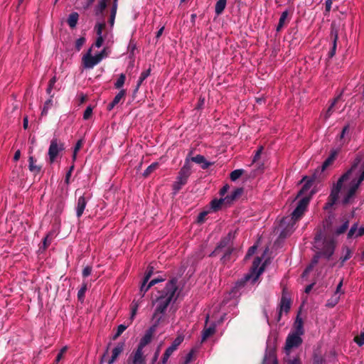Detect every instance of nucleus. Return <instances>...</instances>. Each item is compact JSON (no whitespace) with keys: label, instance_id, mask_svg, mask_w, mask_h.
<instances>
[{"label":"nucleus","instance_id":"f257e3e1","mask_svg":"<svg viewBox=\"0 0 364 364\" xmlns=\"http://www.w3.org/2000/svg\"><path fill=\"white\" fill-rule=\"evenodd\" d=\"M364 181V161L360 155H358L351 167L344 173L333 185L331 193L328 197L323 208L331 209L339 198L341 190L344 194L341 203L346 205L351 203L361 183Z\"/></svg>","mask_w":364,"mask_h":364},{"label":"nucleus","instance_id":"f03ea898","mask_svg":"<svg viewBox=\"0 0 364 364\" xmlns=\"http://www.w3.org/2000/svg\"><path fill=\"white\" fill-rule=\"evenodd\" d=\"M177 282L178 279L176 278L170 279L164 288L159 292V296L154 301L155 310L152 320L155 323V326L159 324L169 304L177 300L178 296Z\"/></svg>","mask_w":364,"mask_h":364},{"label":"nucleus","instance_id":"7ed1b4c3","mask_svg":"<svg viewBox=\"0 0 364 364\" xmlns=\"http://www.w3.org/2000/svg\"><path fill=\"white\" fill-rule=\"evenodd\" d=\"M191 174V165L190 159L186 158L185 163L182 168L180 169L176 181L173 183V193L176 195L181 188L188 182V179Z\"/></svg>","mask_w":364,"mask_h":364},{"label":"nucleus","instance_id":"20e7f679","mask_svg":"<svg viewBox=\"0 0 364 364\" xmlns=\"http://www.w3.org/2000/svg\"><path fill=\"white\" fill-rule=\"evenodd\" d=\"M261 262H262V259L258 257H256L253 261L252 266L251 268L252 273L245 275L242 280L237 282V284L239 286L243 285L253 275H254L253 282H255L257 279V278L259 277V275L262 274V273L264 271V266L262 265V266L259 267Z\"/></svg>","mask_w":364,"mask_h":364},{"label":"nucleus","instance_id":"39448f33","mask_svg":"<svg viewBox=\"0 0 364 364\" xmlns=\"http://www.w3.org/2000/svg\"><path fill=\"white\" fill-rule=\"evenodd\" d=\"M65 149L64 144L58 140L57 138H53L50 141V146L48 149L49 161L53 164L58 154Z\"/></svg>","mask_w":364,"mask_h":364},{"label":"nucleus","instance_id":"423d86ee","mask_svg":"<svg viewBox=\"0 0 364 364\" xmlns=\"http://www.w3.org/2000/svg\"><path fill=\"white\" fill-rule=\"evenodd\" d=\"M101 60L102 57L100 55H92V48H90L82 58L83 67L86 69L93 68L95 65L99 64Z\"/></svg>","mask_w":364,"mask_h":364},{"label":"nucleus","instance_id":"0eeeda50","mask_svg":"<svg viewBox=\"0 0 364 364\" xmlns=\"http://www.w3.org/2000/svg\"><path fill=\"white\" fill-rule=\"evenodd\" d=\"M336 248V242L333 239H326L323 242V247L320 248V254L327 259L333 255Z\"/></svg>","mask_w":364,"mask_h":364},{"label":"nucleus","instance_id":"6e6552de","mask_svg":"<svg viewBox=\"0 0 364 364\" xmlns=\"http://www.w3.org/2000/svg\"><path fill=\"white\" fill-rule=\"evenodd\" d=\"M309 202V198L308 197H304L299 201L296 208L291 213V219L294 221H296L301 218L306 209Z\"/></svg>","mask_w":364,"mask_h":364},{"label":"nucleus","instance_id":"1a4fd4ad","mask_svg":"<svg viewBox=\"0 0 364 364\" xmlns=\"http://www.w3.org/2000/svg\"><path fill=\"white\" fill-rule=\"evenodd\" d=\"M156 326H155V323L153 326L150 327L144 333L143 337L140 339L139 343L137 346L138 348L144 350V347L151 343L153 334L155 331Z\"/></svg>","mask_w":364,"mask_h":364},{"label":"nucleus","instance_id":"9d476101","mask_svg":"<svg viewBox=\"0 0 364 364\" xmlns=\"http://www.w3.org/2000/svg\"><path fill=\"white\" fill-rule=\"evenodd\" d=\"M301 336V335L295 333L289 335L286 341V350L299 346L302 343Z\"/></svg>","mask_w":364,"mask_h":364},{"label":"nucleus","instance_id":"9b49d317","mask_svg":"<svg viewBox=\"0 0 364 364\" xmlns=\"http://www.w3.org/2000/svg\"><path fill=\"white\" fill-rule=\"evenodd\" d=\"M130 358L132 364H145L146 357L142 349L136 348L132 353Z\"/></svg>","mask_w":364,"mask_h":364},{"label":"nucleus","instance_id":"f8f14e48","mask_svg":"<svg viewBox=\"0 0 364 364\" xmlns=\"http://www.w3.org/2000/svg\"><path fill=\"white\" fill-rule=\"evenodd\" d=\"M364 235V226H361L358 228V223H354L350 228L347 237L348 239L358 238Z\"/></svg>","mask_w":364,"mask_h":364},{"label":"nucleus","instance_id":"ddd939ff","mask_svg":"<svg viewBox=\"0 0 364 364\" xmlns=\"http://www.w3.org/2000/svg\"><path fill=\"white\" fill-rule=\"evenodd\" d=\"M262 364H278L274 349H266Z\"/></svg>","mask_w":364,"mask_h":364},{"label":"nucleus","instance_id":"4468645a","mask_svg":"<svg viewBox=\"0 0 364 364\" xmlns=\"http://www.w3.org/2000/svg\"><path fill=\"white\" fill-rule=\"evenodd\" d=\"M291 307V301L290 299L287 296L282 295L280 304H279V310L278 313V318L277 320L279 321L282 316V312L287 313Z\"/></svg>","mask_w":364,"mask_h":364},{"label":"nucleus","instance_id":"2eb2a0df","mask_svg":"<svg viewBox=\"0 0 364 364\" xmlns=\"http://www.w3.org/2000/svg\"><path fill=\"white\" fill-rule=\"evenodd\" d=\"M124 343L120 342L113 348L111 358L107 360V364H113L119 355L124 351Z\"/></svg>","mask_w":364,"mask_h":364},{"label":"nucleus","instance_id":"dca6fc26","mask_svg":"<svg viewBox=\"0 0 364 364\" xmlns=\"http://www.w3.org/2000/svg\"><path fill=\"white\" fill-rule=\"evenodd\" d=\"M87 200L85 198V196H81L78 198L77 205H76V215L78 218H80L85 210V208L87 205Z\"/></svg>","mask_w":364,"mask_h":364},{"label":"nucleus","instance_id":"f3484780","mask_svg":"<svg viewBox=\"0 0 364 364\" xmlns=\"http://www.w3.org/2000/svg\"><path fill=\"white\" fill-rule=\"evenodd\" d=\"M187 158H188L190 159V161H193V162H195L196 164H200L201 165V168L203 169H206L210 166L212 165V163L208 161L205 159V158L203 155H200V154L196 155V156H193V157L188 156Z\"/></svg>","mask_w":364,"mask_h":364},{"label":"nucleus","instance_id":"a211bd4d","mask_svg":"<svg viewBox=\"0 0 364 364\" xmlns=\"http://www.w3.org/2000/svg\"><path fill=\"white\" fill-rule=\"evenodd\" d=\"M316 178V173H314L311 178H308L305 176L303 178L302 181H306L305 183L302 186L301 189L299 191L298 193V196L305 194L309 188L311 187L314 181Z\"/></svg>","mask_w":364,"mask_h":364},{"label":"nucleus","instance_id":"6ab92c4d","mask_svg":"<svg viewBox=\"0 0 364 364\" xmlns=\"http://www.w3.org/2000/svg\"><path fill=\"white\" fill-rule=\"evenodd\" d=\"M216 324L211 323L208 327H205L202 331L201 343L204 342L208 338L213 335L215 332Z\"/></svg>","mask_w":364,"mask_h":364},{"label":"nucleus","instance_id":"aec40b11","mask_svg":"<svg viewBox=\"0 0 364 364\" xmlns=\"http://www.w3.org/2000/svg\"><path fill=\"white\" fill-rule=\"evenodd\" d=\"M340 98H341V95H338L336 97H335L332 100L328 108L323 113V117L325 120H327L332 115V114L336 111L335 106Z\"/></svg>","mask_w":364,"mask_h":364},{"label":"nucleus","instance_id":"412c9836","mask_svg":"<svg viewBox=\"0 0 364 364\" xmlns=\"http://www.w3.org/2000/svg\"><path fill=\"white\" fill-rule=\"evenodd\" d=\"M125 95V90H121L114 97L113 100L107 105V109L109 111L112 110L124 97Z\"/></svg>","mask_w":364,"mask_h":364},{"label":"nucleus","instance_id":"4be33fe9","mask_svg":"<svg viewBox=\"0 0 364 364\" xmlns=\"http://www.w3.org/2000/svg\"><path fill=\"white\" fill-rule=\"evenodd\" d=\"M36 161L35 160L34 157L30 156L28 158V169L34 174H38L41 170V166L36 165Z\"/></svg>","mask_w":364,"mask_h":364},{"label":"nucleus","instance_id":"5701e85b","mask_svg":"<svg viewBox=\"0 0 364 364\" xmlns=\"http://www.w3.org/2000/svg\"><path fill=\"white\" fill-rule=\"evenodd\" d=\"M295 333L303 335L304 333L302 318L298 315L294 324Z\"/></svg>","mask_w":364,"mask_h":364},{"label":"nucleus","instance_id":"b1692460","mask_svg":"<svg viewBox=\"0 0 364 364\" xmlns=\"http://www.w3.org/2000/svg\"><path fill=\"white\" fill-rule=\"evenodd\" d=\"M79 15L77 12L71 13L68 18V24L72 28H75L77 23Z\"/></svg>","mask_w":364,"mask_h":364},{"label":"nucleus","instance_id":"393cba45","mask_svg":"<svg viewBox=\"0 0 364 364\" xmlns=\"http://www.w3.org/2000/svg\"><path fill=\"white\" fill-rule=\"evenodd\" d=\"M228 242H229V239L228 238H224L223 240H222L219 245L217 246V247L215 249V250L211 253L210 255H218L220 253H221L222 252H223V248L226 247V246L228 245Z\"/></svg>","mask_w":364,"mask_h":364},{"label":"nucleus","instance_id":"a878e982","mask_svg":"<svg viewBox=\"0 0 364 364\" xmlns=\"http://www.w3.org/2000/svg\"><path fill=\"white\" fill-rule=\"evenodd\" d=\"M153 272H154V267L149 265L147 268L145 276L144 277L143 282L140 287V290H144V288L145 287L146 284L149 282L150 277L153 274Z\"/></svg>","mask_w":364,"mask_h":364},{"label":"nucleus","instance_id":"bb28decb","mask_svg":"<svg viewBox=\"0 0 364 364\" xmlns=\"http://www.w3.org/2000/svg\"><path fill=\"white\" fill-rule=\"evenodd\" d=\"M226 4H227V0H218L216 2L215 6V12L217 15H220L223 12V11L226 6Z\"/></svg>","mask_w":364,"mask_h":364},{"label":"nucleus","instance_id":"cd10ccee","mask_svg":"<svg viewBox=\"0 0 364 364\" xmlns=\"http://www.w3.org/2000/svg\"><path fill=\"white\" fill-rule=\"evenodd\" d=\"M343 252H345V254L341 257L340 258V260H341V267H342L344 264L345 262H346L347 260H348L351 256H352V251L350 250V249L348 247H345L343 248Z\"/></svg>","mask_w":364,"mask_h":364},{"label":"nucleus","instance_id":"c85d7f7f","mask_svg":"<svg viewBox=\"0 0 364 364\" xmlns=\"http://www.w3.org/2000/svg\"><path fill=\"white\" fill-rule=\"evenodd\" d=\"M108 0H100L97 5L95 6V11L96 15H100L103 13L107 7Z\"/></svg>","mask_w":364,"mask_h":364},{"label":"nucleus","instance_id":"c756f323","mask_svg":"<svg viewBox=\"0 0 364 364\" xmlns=\"http://www.w3.org/2000/svg\"><path fill=\"white\" fill-rule=\"evenodd\" d=\"M243 192V189L241 188H236L233 192L231 193L230 196H228L225 198V199L228 202H231L235 200L237 197H239Z\"/></svg>","mask_w":364,"mask_h":364},{"label":"nucleus","instance_id":"7c9ffc66","mask_svg":"<svg viewBox=\"0 0 364 364\" xmlns=\"http://www.w3.org/2000/svg\"><path fill=\"white\" fill-rule=\"evenodd\" d=\"M323 257L321 254H320V252L318 251L316 255L314 257V258L312 259V261H311V264L308 267L304 272L303 273V276H305L306 275L309 271L311 269V268L318 263V259L320 257Z\"/></svg>","mask_w":364,"mask_h":364},{"label":"nucleus","instance_id":"2f4dec72","mask_svg":"<svg viewBox=\"0 0 364 364\" xmlns=\"http://www.w3.org/2000/svg\"><path fill=\"white\" fill-rule=\"evenodd\" d=\"M159 166V164L158 162H154L151 165H149L146 169L144 171L143 176L144 177L149 176L153 171H154Z\"/></svg>","mask_w":364,"mask_h":364},{"label":"nucleus","instance_id":"473e14b6","mask_svg":"<svg viewBox=\"0 0 364 364\" xmlns=\"http://www.w3.org/2000/svg\"><path fill=\"white\" fill-rule=\"evenodd\" d=\"M175 350H176L171 346H169L168 348H166V350H165V352L163 355V357H162V360H161L162 364H166L167 363L168 358H170V356L173 354V353Z\"/></svg>","mask_w":364,"mask_h":364},{"label":"nucleus","instance_id":"72a5a7b5","mask_svg":"<svg viewBox=\"0 0 364 364\" xmlns=\"http://www.w3.org/2000/svg\"><path fill=\"white\" fill-rule=\"evenodd\" d=\"M164 279H162V278H156V279H154L152 280H151L149 282V283L144 288V290H140L141 292L143 293L142 296H144V294L154 285H155L156 284L159 283V282H161L162 281H164Z\"/></svg>","mask_w":364,"mask_h":364},{"label":"nucleus","instance_id":"f704fd0d","mask_svg":"<svg viewBox=\"0 0 364 364\" xmlns=\"http://www.w3.org/2000/svg\"><path fill=\"white\" fill-rule=\"evenodd\" d=\"M348 227H349V222L348 220H346V221L343 222V223L341 226L338 227L336 229L335 234L337 235H340L344 233L347 230Z\"/></svg>","mask_w":364,"mask_h":364},{"label":"nucleus","instance_id":"c9c22d12","mask_svg":"<svg viewBox=\"0 0 364 364\" xmlns=\"http://www.w3.org/2000/svg\"><path fill=\"white\" fill-rule=\"evenodd\" d=\"M57 81V77L53 76L49 81L48 86L46 89L47 94L53 98L54 97V94L52 93L53 88Z\"/></svg>","mask_w":364,"mask_h":364},{"label":"nucleus","instance_id":"e433bc0d","mask_svg":"<svg viewBox=\"0 0 364 364\" xmlns=\"http://www.w3.org/2000/svg\"><path fill=\"white\" fill-rule=\"evenodd\" d=\"M225 200V198L213 200L210 203L211 208L215 211L218 210L221 207Z\"/></svg>","mask_w":364,"mask_h":364},{"label":"nucleus","instance_id":"4c0bfd02","mask_svg":"<svg viewBox=\"0 0 364 364\" xmlns=\"http://www.w3.org/2000/svg\"><path fill=\"white\" fill-rule=\"evenodd\" d=\"M340 296L337 294H333L326 303V306L328 307H334L339 301Z\"/></svg>","mask_w":364,"mask_h":364},{"label":"nucleus","instance_id":"58836bf2","mask_svg":"<svg viewBox=\"0 0 364 364\" xmlns=\"http://www.w3.org/2000/svg\"><path fill=\"white\" fill-rule=\"evenodd\" d=\"M53 106V98L50 97V98L46 100L44 103L43 110L41 112L42 115H47L48 110L52 107Z\"/></svg>","mask_w":364,"mask_h":364},{"label":"nucleus","instance_id":"ea45409f","mask_svg":"<svg viewBox=\"0 0 364 364\" xmlns=\"http://www.w3.org/2000/svg\"><path fill=\"white\" fill-rule=\"evenodd\" d=\"M129 322L127 324H120L117 327L116 333L113 336V340H116L129 326Z\"/></svg>","mask_w":364,"mask_h":364},{"label":"nucleus","instance_id":"a19ab883","mask_svg":"<svg viewBox=\"0 0 364 364\" xmlns=\"http://www.w3.org/2000/svg\"><path fill=\"white\" fill-rule=\"evenodd\" d=\"M333 159V156H329L328 159H326L325 161L323 163L321 168L319 169L316 170L315 173H317L320 172L321 173L331 164Z\"/></svg>","mask_w":364,"mask_h":364},{"label":"nucleus","instance_id":"79ce46f5","mask_svg":"<svg viewBox=\"0 0 364 364\" xmlns=\"http://www.w3.org/2000/svg\"><path fill=\"white\" fill-rule=\"evenodd\" d=\"M183 340L184 336L183 335H179L174 339V341H173L170 346L176 350L178 347L181 344Z\"/></svg>","mask_w":364,"mask_h":364},{"label":"nucleus","instance_id":"37998d69","mask_svg":"<svg viewBox=\"0 0 364 364\" xmlns=\"http://www.w3.org/2000/svg\"><path fill=\"white\" fill-rule=\"evenodd\" d=\"M150 72H151V70L148 69L146 70L143 71L141 73L139 80L137 82V87H139L141 85V83L144 82V80H145L148 77V76L150 75Z\"/></svg>","mask_w":364,"mask_h":364},{"label":"nucleus","instance_id":"c03bdc74","mask_svg":"<svg viewBox=\"0 0 364 364\" xmlns=\"http://www.w3.org/2000/svg\"><path fill=\"white\" fill-rule=\"evenodd\" d=\"M242 173H243V170L242 169L234 170L230 173V179L232 181H235L237 180L242 175Z\"/></svg>","mask_w":364,"mask_h":364},{"label":"nucleus","instance_id":"a18cd8bd","mask_svg":"<svg viewBox=\"0 0 364 364\" xmlns=\"http://www.w3.org/2000/svg\"><path fill=\"white\" fill-rule=\"evenodd\" d=\"M125 79H126L125 75L124 73L120 74L119 78L114 83L115 88H117V89L121 88L124 84Z\"/></svg>","mask_w":364,"mask_h":364},{"label":"nucleus","instance_id":"49530a36","mask_svg":"<svg viewBox=\"0 0 364 364\" xmlns=\"http://www.w3.org/2000/svg\"><path fill=\"white\" fill-rule=\"evenodd\" d=\"M138 304L135 302H132L131 305V316H130V321L129 323H132V321L134 319V317L136 314L138 310Z\"/></svg>","mask_w":364,"mask_h":364},{"label":"nucleus","instance_id":"de8ad7c7","mask_svg":"<svg viewBox=\"0 0 364 364\" xmlns=\"http://www.w3.org/2000/svg\"><path fill=\"white\" fill-rule=\"evenodd\" d=\"M86 291H87V284H83L77 292L78 300H80L81 301H83Z\"/></svg>","mask_w":364,"mask_h":364},{"label":"nucleus","instance_id":"09e8293b","mask_svg":"<svg viewBox=\"0 0 364 364\" xmlns=\"http://www.w3.org/2000/svg\"><path fill=\"white\" fill-rule=\"evenodd\" d=\"M354 341L359 346L364 345V328H363L360 334L354 338Z\"/></svg>","mask_w":364,"mask_h":364},{"label":"nucleus","instance_id":"8fccbe9b","mask_svg":"<svg viewBox=\"0 0 364 364\" xmlns=\"http://www.w3.org/2000/svg\"><path fill=\"white\" fill-rule=\"evenodd\" d=\"M52 235L51 233L48 234L43 240V248L46 250L51 243Z\"/></svg>","mask_w":364,"mask_h":364},{"label":"nucleus","instance_id":"3c124183","mask_svg":"<svg viewBox=\"0 0 364 364\" xmlns=\"http://www.w3.org/2000/svg\"><path fill=\"white\" fill-rule=\"evenodd\" d=\"M337 40H338V35H337V33H336L335 36H334V38H333L332 48H331V50L328 53L329 58L333 57L335 53H336Z\"/></svg>","mask_w":364,"mask_h":364},{"label":"nucleus","instance_id":"603ef678","mask_svg":"<svg viewBox=\"0 0 364 364\" xmlns=\"http://www.w3.org/2000/svg\"><path fill=\"white\" fill-rule=\"evenodd\" d=\"M313 364H326V360L319 355H314Z\"/></svg>","mask_w":364,"mask_h":364},{"label":"nucleus","instance_id":"864d4df0","mask_svg":"<svg viewBox=\"0 0 364 364\" xmlns=\"http://www.w3.org/2000/svg\"><path fill=\"white\" fill-rule=\"evenodd\" d=\"M85 38L84 37H80L78 39H77L75 42V48L77 51L80 50L82 46L85 44Z\"/></svg>","mask_w":364,"mask_h":364},{"label":"nucleus","instance_id":"5fc2aeb1","mask_svg":"<svg viewBox=\"0 0 364 364\" xmlns=\"http://www.w3.org/2000/svg\"><path fill=\"white\" fill-rule=\"evenodd\" d=\"M232 252V249L229 247L225 250H224L223 255L221 258L223 262H226V261L229 259V257L231 255Z\"/></svg>","mask_w":364,"mask_h":364},{"label":"nucleus","instance_id":"6e6d98bb","mask_svg":"<svg viewBox=\"0 0 364 364\" xmlns=\"http://www.w3.org/2000/svg\"><path fill=\"white\" fill-rule=\"evenodd\" d=\"M194 354L195 350L191 349V351L186 355L185 358L184 364H189L192 361Z\"/></svg>","mask_w":364,"mask_h":364},{"label":"nucleus","instance_id":"4d7b16f0","mask_svg":"<svg viewBox=\"0 0 364 364\" xmlns=\"http://www.w3.org/2000/svg\"><path fill=\"white\" fill-rule=\"evenodd\" d=\"M105 27V23H97L95 25V29L96 31L97 36H102V30Z\"/></svg>","mask_w":364,"mask_h":364},{"label":"nucleus","instance_id":"13d9d810","mask_svg":"<svg viewBox=\"0 0 364 364\" xmlns=\"http://www.w3.org/2000/svg\"><path fill=\"white\" fill-rule=\"evenodd\" d=\"M92 114V107L91 106H88L83 113V119L87 120L88 119Z\"/></svg>","mask_w":364,"mask_h":364},{"label":"nucleus","instance_id":"bf43d9fd","mask_svg":"<svg viewBox=\"0 0 364 364\" xmlns=\"http://www.w3.org/2000/svg\"><path fill=\"white\" fill-rule=\"evenodd\" d=\"M343 282V279H342L340 281V282L338 284L336 291L333 294H337V295L341 296V294H344V291L342 290Z\"/></svg>","mask_w":364,"mask_h":364},{"label":"nucleus","instance_id":"052dcab7","mask_svg":"<svg viewBox=\"0 0 364 364\" xmlns=\"http://www.w3.org/2000/svg\"><path fill=\"white\" fill-rule=\"evenodd\" d=\"M81 146H82V141L78 140L75 146V148H74V151H73V160L75 159L77 153L80 149Z\"/></svg>","mask_w":364,"mask_h":364},{"label":"nucleus","instance_id":"680f3d73","mask_svg":"<svg viewBox=\"0 0 364 364\" xmlns=\"http://www.w3.org/2000/svg\"><path fill=\"white\" fill-rule=\"evenodd\" d=\"M92 267L90 266L85 267L82 270V277H87L91 274Z\"/></svg>","mask_w":364,"mask_h":364},{"label":"nucleus","instance_id":"e2e57ef3","mask_svg":"<svg viewBox=\"0 0 364 364\" xmlns=\"http://www.w3.org/2000/svg\"><path fill=\"white\" fill-rule=\"evenodd\" d=\"M288 15H289V11L287 10L284 11L281 14V16L279 20V23L284 24V22H285Z\"/></svg>","mask_w":364,"mask_h":364},{"label":"nucleus","instance_id":"0e129e2a","mask_svg":"<svg viewBox=\"0 0 364 364\" xmlns=\"http://www.w3.org/2000/svg\"><path fill=\"white\" fill-rule=\"evenodd\" d=\"M73 169H74V166H70V168L68 170V171L66 173L65 178V182L68 185L70 183V178L71 176V174H72V172H73Z\"/></svg>","mask_w":364,"mask_h":364},{"label":"nucleus","instance_id":"69168bd1","mask_svg":"<svg viewBox=\"0 0 364 364\" xmlns=\"http://www.w3.org/2000/svg\"><path fill=\"white\" fill-rule=\"evenodd\" d=\"M348 132H349V125H346L343 128L342 132L340 134V139H343L345 137L346 134L347 133H348Z\"/></svg>","mask_w":364,"mask_h":364},{"label":"nucleus","instance_id":"338daca9","mask_svg":"<svg viewBox=\"0 0 364 364\" xmlns=\"http://www.w3.org/2000/svg\"><path fill=\"white\" fill-rule=\"evenodd\" d=\"M262 150H263V147L262 146H260L258 149V150L256 151V153H255V154L254 156L253 162L257 161L259 159Z\"/></svg>","mask_w":364,"mask_h":364},{"label":"nucleus","instance_id":"774afa93","mask_svg":"<svg viewBox=\"0 0 364 364\" xmlns=\"http://www.w3.org/2000/svg\"><path fill=\"white\" fill-rule=\"evenodd\" d=\"M103 43V38L102 36H97V39H96V41L95 43V46H96L97 48H100L102 46Z\"/></svg>","mask_w":364,"mask_h":364}]
</instances>
